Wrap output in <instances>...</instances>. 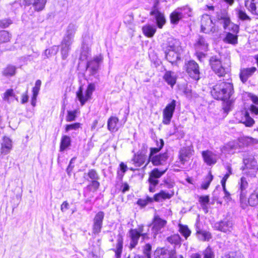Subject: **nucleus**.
Returning a JSON list of instances; mask_svg holds the SVG:
<instances>
[{
	"mask_svg": "<svg viewBox=\"0 0 258 258\" xmlns=\"http://www.w3.org/2000/svg\"><path fill=\"white\" fill-rule=\"evenodd\" d=\"M234 92L233 84L230 82H222L217 84L211 91L214 98L226 102L225 109L229 110L232 103L229 99Z\"/></svg>",
	"mask_w": 258,
	"mask_h": 258,
	"instance_id": "obj_1",
	"label": "nucleus"
},
{
	"mask_svg": "<svg viewBox=\"0 0 258 258\" xmlns=\"http://www.w3.org/2000/svg\"><path fill=\"white\" fill-rule=\"evenodd\" d=\"M209 63L212 70L219 77L224 76L227 73V70L230 67V59L225 57L222 59L221 57L214 55L211 57Z\"/></svg>",
	"mask_w": 258,
	"mask_h": 258,
	"instance_id": "obj_2",
	"label": "nucleus"
},
{
	"mask_svg": "<svg viewBox=\"0 0 258 258\" xmlns=\"http://www.w3.org/2000/svg\"><path fill=\"white\" fill-rule=\"evenodd\" d=\"M95 90V85L94 84L90 83L88 85L85 94H83V88L81 86L76 93L77 97L81 103L82 106L91 98L93 91Z\"/></svg>",
	"mask_w": 258,
	"mask_h": 258,
	"instance_id": "obj_3",
	"label": "nucleus"
},
{
	"mask_svg": "<svg viewBox=\"0 0 258 258\" xmlns=\"http://www.w3.org/2000/svg\"><path fill=\"white\" fill-rule=\"evenodd\" d=\"M167 168L163 171L158 168H154L149 174L148 181L150 183L149 190L151 192L155 191V186L158 184V178L163 175L167 170Z\"/></svg>",
	"mask_w": 258,
	"mask_h": 258,
	"instance_id": "obj_4",
	"label": "nucleus"
},
{
	"mask_svg": "<svg viewBox=\"0 0 258 258\" xmlns=\"http://www.w3.org/2000/svg\"><path fill=\"white\" fill-rule=\"evenodd\" d=\"M239 199L240 207L245 209L246 208V196L247 194V188L248 183L244 177H242L240 179V182L239 183Z\"/></svg>",
	"mask_w": 258,
	"mask_h": 258,
	"instance_id": "obj_5",
	"label": "nucleus"
},
{
	"mask_svg": "<svg viewBox=\"0 0 258 258\" xmlns=\"http://www.w3.org/2000/svg\"><path fill=\"white\" fill-rule=\"evenodd\" d=\"M201 31L205 33H214L216 30L215 25L213 23L210 15L204 14L201 20Z\"/></svg>",
	"mask_w": 258,
	"mask_h": 258,
	"instance_id": "obj_6",
	"label": "nucleus"
},
{
	"mask_svg": "<svg viewBox=\"0 0 258 258\" xmlns=\"http://www.w3.org/2000/svg\"><path fill=\"white\" fill-rule=\"evenodd\" d=\"M149 157L146 155V152L139 151L135 153L132 159L135 165L137 167H141L144 165L143 169H145L150 162H148Z\"/></svg>",
	"mask_w": 258,
	"mask_h": 258,
	"instance_id": "obj_7",
	"label": "nucleus"
},
{
	"mask_svg": "<svg viewBox=\"0 0 258 258\" xmlns=\"http://www.w3.org/2000/svg\"><path fill=\"white\" fill-rule=\"evenodd\" d=\"M176 106V101L172 100V101L168 104L163 111V120L162 123L168 125L170 124L171 120L173 117Z\"/></svg>",
	"mask_w": 258,
	"mask_h": 258,
	"instance_id": "obj_8",
	"label": "nucleus"
},
{
	"mask_svg": "<svg viewBox=\"0 0 258 258\" xmlns=\"http://www.w3.org/2000/svg\"><path fill=\"white\" fill-rule=\"evenodd\" d=\"M213 228L215 230L229 234L233 229V223L232 221L225 219L216 222Z\"/></svg>",
	"mask_w": 258,
	"mask_h": 258,
	"instance_id": "obj_9",
	"label": "nucleus"
},
{
	"mask_svg": "<svg viewBox=\"0 0 258 258\" xmlns=\"http://www.w3.org/2000/svg\"><path fill=\"white\" fill-rule=\"evenodd\" d=\"M186 70L188 75L195 80L200 79V70L199 64L194 60H189L186 64Z\"/></svg>",
	"mask_w": 258,
	"mask_h": 258,
	"instance_id": "obj_10",
	"label": "nucleus"
},
{
	"mask_svg": "<svg viewBox=\"0 0 258 258\" xmlns=\"http://www.w3.org/2000/svg\"><path fill=\"white\" fill-rule=\"evenodd\" d=\"M159 3L158 1H156L154 5V7L150 12V15L154 17L157 26L159 28H162L163 25L165 24L166 20L163 14L159 11L157 9V6Z\"/></svg>",
	"mask_w": 258,
	"mask_h": 258,
	"instance_id": "obj_11",
	"label": "nucleus"
},
{
	"mask_svg": "<svg viewBox=\"0 0 258 258\" xmlns=\"http://www.w3.org/2000/svg\"><path fill=\"white\" fill-rule=\"evenodd\" d=\"M103 60V56L101 55L95 56L93 60L88 62L87 64V70L92 75H95L99 68V64Z\"/></svg>",
	"mask_w": 258,
	"mask_h": 258,
	"instance_id": "obj_12",
	"label": "nucleus"
},
{
	"mask_svg": "<svg viewBox=\"0 0 258 258\" xmlns=\"http://www.w3.org/2000/svg\"><path fill=\"white\" fill-rule=\"evenodd\" d=\"M167 221L159 217V216H154L152 222V231L154 235H156L166 225Z\"/></svg>",
	"mask_w": 258,
	"mask_h": 258,
	"instance_id": "obj_13",
	"label": "nucleus"
},
{
	"mask_svg": "<svg viewBox=\"0 0 258 258\" xmlns=\"http://www.w3.org/2000/svg\"><path fill=\"white\" fill-rule=\"evenodd\" d=\"M194 150L189 147H183L179 151V159L182 164L188 161L193 155Z\"/></svg>",
	"mask_w": 258,
	"mask_h": 258,
	"instance_id": "obj_14",
	"label": "nucleus"
},
{
	"mask_svg": "<svg viewBox=\"0 0 258 258\" xmlns=\"http://www.w3.org/2000/svg\"><path fill=\"white\" fill-rule=\"evenodd\" d=\"M78 26L76 23H70L66 29V34L63 37V39L65 41L73 42L75 34L77 30Z\"/></svg>",
	"mask_w": 258,
	"mask_h": 258,
	"instance_id": "obj_15",
	"label": "nucleus"
},
{
	"mask_svg": "<svg viewBox=\"0 0 258 258\" xmlns=\"http://www.w3.org/2000/svg\"><path fill=\"white\" fill-rule=\"evenodd\" d=\"M243 162L246 168L252 170V173L251 176H255V173L258 170V167L256 161L252 155L247 158L243 159Z\"/></svg>",
	"mask_w": 258,
	"mask_h": 258,
	"instance_id": "obj_16",
	"label": "nucleus"
},
{
	"mask_svg": "<svg viewBox=\"0 0 258 258\" xmlns=\"http://www.w3.org/2000/svg\"><path fill=\"white\" fill-rule=\"evenodd\" d=\"M202 155L204 162L208 165H212L217 162V156L216 154L210 150L204 151L202 153Z\"/></svg>",
	"mask_w": 258,
	"mask_h": 258,
	"instance_id": "obj_17",
	"label": "nucleus"
},
{
	"mask_svg": "<svg viewBox=\"0 0 258 258\" xmlns=\"http://www.w3.org/2000/svg\"><path fill=\"white\" fill-rule=\"evenodd\" d=\"M167 153H164L155 155L152 158H149L148 162H151L154 166H160L164 165L168 159Z\"/></svg>",
	"mask_w": 258,
	"mask_h": 258,
	"instance_id": "obj_18",
	"label": "nucleus"
},
{
	"mask_svg": "<svg viewBox=\"0 0 258 258\" xmlns=\"http://www.w3.org/2000/svg\"><path fill=\"white\" fill-rule=\"evenodd\" d=\"M165 50H174L176 52H182V48L179 40L173 38L168 39Z\"/></svg>",
	"mask_w": 258,
	"mask_h": 258,
	"instance_id": "obj_19",
	"label": "nucleus"
},
{
	"mask_svg": "<svg viewBox=\"0 0 258 258\" xmlns=\"http://www.w3.org/2000/svg\"><path fill=\"white\" fill-rule=\"evenodd\" d=\"M129 237L131 239L130 243V248L133 249L138 244V241L141 236L138 232L135 229H131L128 232Z\"/></svg>",
	"mask_w": 258,
	"mask_h": 258,
	"instance_id": "obj_20",
	"label": "nucleus"
},
{
	"mask_svg": "<svg viewBox=\"0 0 258 258\" xmlns=\"http://www.w3.org/2000/svg\"><path fill=\"white\" fill-rule=\"evenodd\" d=\"M217 18L219 21H222V22L223 23V27L224 29H226L229 26H230L231 20L228 13L226 11L223 10L221 11L217 15Z\"/></svg>",
	"mask_w": 258,
	"mask_h": 258,
	"instance_id": "obj_21",
	"label": "nucleus"
},
{
	"mask_svg": "<svg viewBox=\"0 0 258 258\" xmlns=\"http://www.w3.org/2000/svg\"><path fill=\"white\" fill-rule=\"evenodd\" d=\"M173 191L166 192L165 190H161L159 193L154 196L153 200L156 202H161L162 200L171 199L174 195Z\"/></svg>",
	"mask_w": 258,
	"mask_h": 258,
	"instance_id": "obj_22",
	"label": "nucleus"
},
{
	"mask_svg": "<svg viewBox=\"0 0 258 258\" xmlns=\"http://www.w3.org/2000/svg\"><path fill=\"white\" fill-rule=\"evenodd\" d=\"M256 70L255 67L243 69L240 71V78L243 83L247 81L248 78L250 77Z\"/></svg>",
	"mask_w": 258,
	"mask_h": 258,
	"instance_id": "obj_23",
	"label": "nucleus"
},
{
	"mask_svg": "<svg viewBox=\"0 0 258 258\" xmlns=\"http://www.w3.org/2000/svg\"><path fill=\"white\" fill-rule=\"evenodd\" d=\"M245 6L252 14L258 15V0H246Z\"/></svg>",
	"mask_w": 258,
	"mask_h": 258,
	"instance_id": "obj_24",
	"label": "nucleus"
},
{
	"mask_svg": "<svg viewBox=\"0 0 258 258\" xmlns=\"http://www.w3.org/2000/svg\"><path fill=\"white\" fill-rule=\"evenodd\" d=\"M258 205V187L255 188L250 195L248 199L246 198V208L248 206H255Z\"/></svg>",
	"mask_w": 258,
	"mask_h": 258,
	"instance_id": "obj_25",
	"label": "nucleus"
},
{
	"mask_svg": "<svg viewBox=\"0 0 258 258\" xmlns=\"http://www.w3.org/2000/svg\"><path fill=\"white\" fill-rule=\"evenodd\" d=\"M1 145V152L3 154H8L12 149V142L8 137H4L3 138Z\"/></svg>",
	"mask_w": 258,
	"mask_h": 258,
	"instance_id": "obj_26",
	"label": "nucleus"
},
{
	"mask_svg": "<svg viewBox=\"0 0 258 258\" xmlns=\"http://www.w3.org/2000/svg\"><path fill=\"white\" fill-rule=\"evenodd\" d=\"M182 52H176L174 50H165L166 58L167 60L173 63L180 58V54Z\"/></svg>",
	"mask_w": 258,
	"mask_h": 258,
	"instance_id": "obj_27",
	"label": "nucleus"
},
{
	"mask_svg": "<svg viewBox=\"0 0 258 258\" xmlns=\"http://www.w3.org/2000/svg\"><path fill=\"white\" fill-rule=\"evenodd\" d=\"M163 79L168 85L172 87L176 83L177 77L174 72L167 71L163 76Z\"/></svg>",
	"mask_w": 258,
	"mask_h": 258,
	"instance_id": "obj_28",
	"label": "nucleus"
},
{
	"mask_svg": "<svg viewBox=\"0 0 258 258\" xmlns=\"http://www.w3.org/2000/svg\"><path fill=\"white\" fill-rule=\"evenodd\" d=\"M183 18L184 17L180 12V9L178 8L172 12L170 15V22L172 24L177 25L179 21Z\"/></svg>",
	"mask_w": 258,
	"mask_h": 258,
	"instance_id": "obj_29",
	"label": "nucleus"
},
{
	"mask_svg": "<svg viewBox=\"0 0 258 258\" xmlns=\"http://www.w3.org/2000/svg\"><path fill=\"white\" fill-rule=\"evenodd\" d=\"M195 46L198 51L203 50L207 51L208 48V44L206 42L205 39L201 36H200L198 38Z\"/></svg>",
	"mask_w": 258,
	"mask_h": 258,
	"instance_id": "obj_30",
	"label": "nucleus"
},
{
	"mask_svg": "<svg viewBox=\"0 0 258 258\" xmlns=\"http://www.w3.org/2000/svg\"><path fill=\"white\" fill-rule=\"evenodd\" d=\"M118 118L115 116H111L107 121V128L112 132H116L118 130L117 126Z\"/></svg>",
	"mask_w": 258,
	"mask_h": 258,
	"instance_id": "obj_31",
	"label": "nucleus"
},
{
	"mask_svg": "<svg viewBox=\"0 0 258 258\" xmlns=\"http://www.w3.org/2000/svg\"><path fill=\"white\" fill-rule=\"evenodd\" d=\"M73 42L65 41V40L62 39L61 42V53L62 55V58L63 59H65L68 56L69 52L70 50V46L72 45Z\"/></svg>",
	"mask_w": 258,
	"mask_h": 258,
	"instance_id": "obj_32",
	"label": "nucleus"
},
{
	"mask_svg": "<svg viewBox=\"0 0 258 258\" xmlns=\"http://www.w3.org/2000/svg\"><path fill=\"white\" fill-rule=\"evenodd\" d=\"M143 34L148 37H152L156 31L155 26L146 25L142 27Z\"/></svg>",
	"mask_w": 258,
	"mask_h": 258,
	"instance_id": "obj_33",
	"label": "nucleus"
},
{
	"mask_svg": "<svg viewBox=\"0 0 258 258\" xmlns=\"http://www.w3.org/2000/svg\"><path fill=\"white\" fill-rule=\"evenodd\" d=\"M237 148V144L235 141L229 142L221 148L222 152L232 153Z\"/></svg>",
	"mask_w": 258,
	"mask_h": 258,
	"instance_id": "obj_34",
	"label": "nucleus"
},
{
	"mask_svg": "<svg viewBox=\"0 0 258 258\" xmlns=\"http://www.w3.org/2000/svg\"><path fill=\"white\" fill-rule=\"evenodd\" d=\"M164 143L162 139H160L159 142L157 141V147L151 148L149 156V158H152V157L157 155L156 154L158 153L164 146Z\"/></svg>",
	"mask_w": 258,
	"mask_h": 258,
	"instance_id": "obj_35",
	"label": "nucleus"
},
{
	"mask_svg": "<svg viewBox=\"0 0 258 258\" xmlns=\"http://www.w3.org/2000/svg\"><path fill=\"white\" fill-rule=\"evenodd\" d=\"M196 234L198 238L202 241H209L211 238V233L205 230H198Z\"/></svg>",
	"mask_w": 258,
	"mask_h": 258,
	"instance_id": "obj_36",
	"label": "nucleus"
},
{
	"mask_svg": "<svg viewBox=\"0 0 258 258\" xmlns=\"http://www.w3.org/2000/svg\"><path fill=\"white\" fill-rule=\"evenodd\" d=\"M223 40L226 43L235 45L238 43V36L236 35L228 32L226 34V37Z\"/></svg>",
	"mask_w": 258,
	"mask_h": 258,
	"instance_id": "obj_37",
	"label": "nucleus"
},
{
	"mask_svg": "<svg viewBox=\"0 0 258 258\" xmlns=\"http://www.w3.org/2000/svg\"><path fill=\"white\" fill-rule=\"evenodd\" d=\"M71 138L68 136H63L61 137L60 145V150L63 151L65 150L67 148L71 146Z\"/></svg>",
	"mask_w": 258,
	"mask_h": 258,
	"instance_id": "obj_38",
	"label": "nucleus"
},
{
	"mask_svg": "<svg viewBox=\"0 0 258 258\" xmlns=\"http://www.w3.org/2000/svg\"><path fill=\"white\" fill-rule=\"evenodd\" d=\"M47 0H35L33 4L34 9L36 12H40L44 10Z\"/></svg>",
	"mask_w": 258,
	"mask_h": 258,
	"instance_id": "obj_39",
	"label": "nucleus"
},
{
	"mask_svg": "<svg viewBox=\"0 0 258 258\" xmlns=\"http://www.w3.org/2000/svg\"><path fill=\"white\" fill-rule=\"evenodd\" d=\"M179 231L186 239L191 234V231L189 229L187 225H184L181 224H178Z\"/></svg>",
	"mask_w": 258,
	"mask_h": 258,
	"instance_id": "obj_40",
	"label": "nucleus"
},
{
	"mask_svg": "<svg viewBox=\"0 0 258 258\" xmlns=\"http://www.w3.org/2000/svg\"><path fill=\"white\" fill-rule=\"evenodd\" d=\"M180 9V12L182 13L184 18H187L192 16V9L188 6H184L178 8Z\"/></svg>",
	"mask_w": 258,
	"mask_h": 258,
	"instance_id": "obj_41",
	"label": "nucleus"
},
{
	"mask_svg": "<svg viewBox=\"0 0 258 258\" xmlns=\"http://www.w3.org/2000/svg\"><path fill=\"white\" fill-rule=\"evenodd\" d=\"M181 239L180 236L178 234H173L167 238V241L169 243L179 246L180 245Z\"/></svg>",
	"mask_w": 258,
	"mask_h": 258,
	"instance_id": "obj_42",
	"label": "nucleus"
},
{
	"mask_svg": "<svg viewBox=\"0 0 258 258\" xmlns=\"http://www.w3.org/2000/svg\"><path fill=\"white\" fill-rule=\"evenodd\" d=\"M170 253H168L167 249L165 248H158L155 251V254L159 258H169Z\"/></svg>",
	"mask_w": 258,
	"mask_h": 258,
	"instance_id": "obj_43",
	"label": "nucleus"
},
{
	"mask_svg": "<svg viewBox=\"0 0 258 258\" xmlns=\"http://www.w3.org/2000/svg\"><path fill=\"white\" fill-rule=\"evenodd\" d=\"M213 179V176L211 174V172H209L208 175L206 177L204 181L202 184V188L204 189H207L209 187Z\"/></svg>",
	"mask_w": 258,
	"mask_h": 258,
	"instance_id": "obj_44",
	"label": "nucleus"
},
{
	"mask_svg": "<svg viewBox=\"0 0 258 258\" xmlns=\"http://www.w3.org/2000/svg\"><path fill=\"white\" fill-rule=\"evenodd\" d=\"M15 67L13 66H8L6 68H5L4 70L3 74L5 76H11L15 75Z\"/></svg>",
	"mask_w": 258,
	"mask_h": 258,
	"instance_id": "obj_45",
	"label": "nucleus"
},
{
	"mask_svg": "<svg viewBox=\"0 0 258 258\" xmlns=\"http://www.w3.org/2000/svg\"><path fill=\"white\" fill-rule=\"evenodd\" d=\"M104 215V213L103 211L98 212L93 219V222L103 225Z\"/></svg>",
	"mask_w": 258,
	"mask_h": 258,
	"instance_id": "obj_46",
	"label": "nucleus"
},
{
	"mask_svg": "<svg viewBox=\"0 0 258 258\" xmlns=\"http://www.w3.org/2000/svg\"><path fill=\"white\" fill-rule=\"evenodd\" d=\"M10 37V34L8 32L4 30L0 31V43L9 41Z\"/></svg>",
	"mask_w": 258,
	"mask_h": 258,
	"instance_id": "obj_47",
	"label": "nucleus"
},
{
	"mask_svg": "<svg viewBox=\"0 0 258 258\" xmlns=\"http://www.w3.org/2000/svg\"><path fill=\"white\" fill-rule=\"evenodd\" d=\"M151 250L152 246L149 243H147L144 246L143 248V252L144 256L146 258H151Z\"/></svg>",
	"mask_w": 258,
	"mask_h": 258,
	"instance_id": "obj_48",
	"label": "nucleus"
},
{
	"mask_svg": "<svg viewBox=\"0 0 258 258\" xmlns=\"http://www.w3.org/2000/svg\"><path fill=\"white\" fill-rule=\"evenodd\" d=\"M243 122L246 126H251L254 123L253 119L249 116L247 111H245L244 113V119Z\"/></svg>",
	"mask_w": 258,
	"mask_h": 258,
	"instance_id": "obj_49",
	"label": "nucleus"
},
{
	"mask_svg": "<svg viewBox=\"0 0 258 258\" xmlns=\"http://www.w3.org/2000/svg\"><path fill=\"white\" fill-rule=\"evenodd\" d=\"M58 48L56 46H54L49 49H46L44 52V55L45 56L44 58H48L52 54H55L57 53Z\"/></svg>",
	"mask_w": 258,
	"mask_h": 258,
	"instance_id": "obj_50",
	"label": "nucleus"
},
{
	"mask_svg": "<svg viewBox=\"0 0 258 258\" xmlns=\"http://www.w3.org/2000/svg\"><path fill=\"white\" fill-rule=\"evenodd\" d=\"M204 258H215V254L209 246L207 247L206 249L203 251Z\"/></svg>",
	"mask_w": 258,
	"mask_h": 258,
	"instance_id": "obj_51",
	"label": "nucleus"
},
{
	"mask_svg": "<svg viewBox=\"0 0 258 258\" xmlns=\"http://www.w3.org/2000/svg\"><path fill=\"white\" fill-rule=\"evenodd\" d=\"M153 201H154L153 198H151L149 197H147L145 199H139L137 202V204L142 207H145L148 203H151Z\"/></svg>",
	"mask_w": 258,
	"mask_h": 258,
	"instance_id": "obj_52",
	"label": "nucleus"
},
{
	"mask_svg": "<svg viewBox=\"0 0 258 258\" xmlns=\"http://www.w3.org/2000/svg\"><path fill=\"white\" fill-rule=\"evenodd\" d=\"M81 123L79 122H76L71 124H67L65 127L66 132H68L71 130L76 131L81 127Z\"/></svg>",
	"mask_w": 258,
	"mask_h": 258,
	"instance_id": "obj_53",
	"label": "nucleus"
},
{
	"mask_svg": "<svg viewBox=\"0 0 258 258\" xmlns=\"http://www.w3.org/2000/svg\"><path fill=\"white\" fill-rule=\"evenodd\" d=\"M77 113V111L76 110L73 111H68V115L66 117L67 121H73L75 120Z\"/></svg>",
	"mask_w": 258,
	"mask_h": 258,
	"instance_id": "obj_54",
	"label": "nucleus"
},
{
	"mask_svg": "<svg viewBox=\"0 0 258 258\" xmlns=\"http://www.w3.org/2000/svg\"><path fill=\"white\" fill-rule=\"evenodd\" d=\"M199 202L201 203L203 209L207 208L206 204L209 202V197L208 196H200L199 198Z\"/></svg>",
	"mask_w": 258,
	"mask_h": 258,
	"instance_id": "obj_55",
	"label": "nucleus"
},
{
	"mask_svg": "<svg viewBox=\"0 0 258 258\" xmlns=\"http://www.w3.org/2000/svg\"><path fill=\"white\" fill-rule=\"evenodd\" d=\"M88 176L92 180H98L99 178V175L97 171L93 169L89 170Z\"/></svg>",
	"mask_w": 258,
	"mask_h": 258,
	"instance_id": "obj_56",
	"label": "nucleus"
},
{
	"mask_svg": "<svg viewBox=\"0 0 258 258\" xmlns=\"http://www.w3.org/2000/svg\"><path fill=\"white\" fill-rule=\"evenodd\" d=\"M41 85V81L40 80H37L35 82V86L33 88V95H38L40 89Z\"/></svg>",
	"mask_w": 258,
	"mask_h": 258,
	"instance_id": "obj_57",
	"label": "nucleus"
},
{
	"mask_svg": "<svg viewBox=\"0 0 258 258\" xmlns=\"http://www.w3.org/2000/svg\"><path fill=\"white\" fill-rule=\"evenodd\" d=\"M238 18L243 21L244 20H250V17L246 14L244 11L242 10H239L238 11Z\"/></svg>",
	"mask_w": 258,
	"mask_h": 258,
	"instance_id": "obj_58",
	"label": "nucleus"
},
{
	"mask_svg": "<svg viewBox=\"0 0 258 258\" xmlns=\"http://www.w3.org/2000/svg\"><path fill=\"white\" fill-rule=\"evenodd\" d=\"M102 228V225L94 223L92 225V232L94 234H99Z\"/></svg>",
	"mask_w": 258,
	"mask_h": 258,
	"instance_id": "obj_59",
	"label": "nucleus"
},
{
	"mask_svg": "<svg viewBox=\"0 0 258 258\" xmlns=\"http://www.w3.org/2000/svg\"><path fill=\"white\" fill-rule=\"evenodd\" d=\"M122 238L121 237H120L117 239V243L116 244L115 252H117L118 253L122 252Z\"/></svg>",
	"mask_w": 258,
	"mask_h": 258,
	"instance_id": "obj_60",
	"label": "nucleus"
},
{
	"mask_svg": "<svg viewBox=\"0 0 258 258\" xmlns=\"http://www.w3.org/2000/svg\"><path fill=\"white\" fill-rule=\"evenodd\" d=\"M12 23V21L10 19H5L0 20V27L7 28Z\"/></svg>",
	"mask_w": 258,
	"mask_h": 258,
	"instance_id": "obj_61",
	"label": "nucleus"
},
{
	"mask_svg": "<svg viewBox=\"0 0 258 258\" xmlns=\"http://www.w3.org/2000/svg\"><path fill=\"white\" fill-rule=\"evenodd\" d=\"M133 19L132 15H127L124 18V23L126 24H131L132 23Z\"/></svg>",
	"mask_w": 258,
	"mask_h": 258,
	"instance_id": "obj_62",
	"label": "nucleus"
},
{
	"mask_svg": "<svg viewBox=\"0 0 258 258\" xmlns=\"http://www.w3.org/2000/svg\"><path fill=\"white\" fill-rule=\"evenodd\" d=\"M4 99L5 100H8L9 97L10 96L15 97L13 90L12 89L8 90L4 94Z\"/></svg>",
	"mask_w": 258,
	"mask_h": 258,
	"instance_id": "obj_63",
	"label": "nucleus"
},
{
	"mask_svg": "<svg viewBox=\"0 0 258 258\" xmlns=\"http://www.w3.org/2000/svg\"><path fill=\"white\" fill-rule=\"evenodd\" d=\"M164 182L165 186L168 188H171L174 185V183L170 180H164Z\"/></svg>",
	"mask_w": 258,
	"mask_h": 258,
	"instance_id": "obj_64",
	"label": "nucleus"
}]
</instances>
